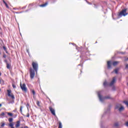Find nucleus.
I'll return each instance as SVG.
<instances>
[{"instance_id":"nucleus-8","label":"nucleus","mask_w":128,"mask_h":128,"mask_svg":"<svg viewBox=\"0 0 128 128\" xmlns=\"http://www.w3.org/2000/svg\"><path fill=\"white\" fill-rule=\"evenodd\" d=\"M115 82H116V77H114L112 79V80L109 84L110 86H114Z\"/></svg>"},{"instance_id":"nucleus-33","label":"nucleus","mask_w":128,"mask_h":128,"mask_svg":"<svg viewBox=\"0 0 128 128\" xmlns=\"http://www.w3.org/2000/svg\"><path fill=\"white\" fill-rule=\"evenodd\" d=\"M126 126H128V122H126Z\"/></svg>"},{"instance_id":"nucleus-5","label":"nucleus","mask_w":128,"mask_h":128,"mask_svg":"<svg viewBox=\"0 0 128 128\" xmlns=\"http://www.w3.org/2000/svg\"><path fill=\"white\" fill-rule=\"evenodd\" d=\"M8 96H10L12 100H14V95L12 93V90H7Z\"/></svg>"},{"instance_id":"nucleus-3","label":"nucleus","mask_w":128,"mask_h":128,"mask_svg":"<svg viewBox=\"0 0 128 128\" xmlns=\"http://www.w3.org/2000/svg\"><path fill=\"white\" fill-rule=\"evenodd\" d=\"M126 10H127L124 8V10H122L118 14V16H126L128 14V13H126Z\"/></svg>"},{"instance_id":"nucleus-2","label":"nucleus","mask_w":128,"mask_h":128,"mask_svg":"<svg viewBox=\"0 0 128 128\" xmlns=\"http://www.w3.org/2000/svg\"><path fill=\"white\" fill-rule=\"evenodd\" d=\"M20 87L22 92H27L28 88H26V84L24 83L22 84V82H20Z\"/></svg>"},{"instance_id":"nucleus-31","label":"nucleus","mask_w":128,"mask_h":128,"mask_svg":"<svg viewBox=\"0 0 128 128\" xmlns=\"http://www.w3.org/2000/svg\"><path fill=\"white\" fill-rule=\"evenodd\" d=\"M26 116H27V118H30V113H28L26 114Z\"/></svg>"},{"instance_id":"nucleus-1","label":"nucleus","mask_w":128,"mask_h":128,"mask_svg":"<svg viewBox=\"0 0 128 128\" xmlns=\"http://www.w3.org/2000/svg\"><path fill=\"white\" fill-rule=\"evenodd\" d=\"M32 66V68H31L30 69V78L31 80H32L36 76V74L38 72V64L36 62L33 61Z\"/></svg>"},{"instance_id":"nucleus-28","label":"nucleus","mask_w":128,"mask_h":128,"mask_svg":"<svg viewBox=\"0 0 128 128\" xmlns=\"http://www.w3.org/2000/svg\"><path fill=\"white\" fill-rule=\"evenodd\" d=\"M36 104H37V106H40V104L39 101L36 102Z\"/></svg>"},{"instance_id":"nucleus-13","label":"nucleus","mask_w":128,"mask_h":128,"mask_svg":"<svg viewBox=\"0 0 128 128\" xmlns=\"http://www.w3.org/2000/svg\"><path fill=\"white\" fill-rule=\"evenodd\" d=\"M48 2H45V4L40 5V6L41 8H44V7L46 6H48Z\"/></svg>"},{"instance_id":"nucleus-9","label":"nucleus","mask_w":128,"mask_h":128,"mask_svg":"<svg viewBox=\"0 0 128 128\" xmlns=\"http://www.w3.org/2000/svg\"><path fill=\"white\" fill-rule=\"evenodd\" d=\"M20 121L18 120L16 122V128H20Z\"/></svg>"},{"instance_id":"nucleus-29","label":"nucleus","mask_w":128,"mask_h":128,"mask_svg":"<svg viewBox=\"0 0 128 128\" xmlns=\"http://www.w3.org/2000/svg\"><path fill=\"white\" fill-rule=\"evenodd\" d=\"M124 103L125 104H126V106H128V101H124Z\"/></svg>"},{"instance_id":"nucleus-24","label":"nucleus","mask_w":128,"mask_h":128,"mask_svg":"<svg viewBox=\"0 0 128 128\" xmlns=\"http://www.w3.org/2000/svg\"><path fill=\"white\" fill-rule=\"evenodd\" d=\"M4 112H2L0 114V116H4Z\"/></svg>"},{"instance_id":"nucleus-11","label":"nucleus","mask_w":128,"mask_h":128,"mask_svg":"<svg viewBox=\"0 0 128 128\" xmlns=\"http://www.w3.org/2000/svg\"><path fill=\"white\" fill-rule=\"evenodd\" d=\"M5 62L6 64V68H8V70H10V66H11L10 64H8V61H6V60H5Z\"/></svg>"},{"instance_id":"nucleus-23","label":"nucleus","mask_w":128,"mask_h":128,"mask_svg":"<svg viewBox=\"0 0 128 128\" xmlns=\"http://www.w3.org/2000/svg\"><path fill=\"white\" fill-rule=\"evenodd\" d=\"M114 126H116V128H118V123L116 122L114 124Z\"/></svg>"},{"instance_id":"nucleus-10","label":"nucleus","mask_w":128,"mask_h":128,"mask_svg":"<svg viewBox=\"0 0 128 128\" xmlns=\"http://www.w3.org/2000/svg\"><path fill=\"white\" fill-rule=\"evenodd\" d=\"M118 64H120V62L118 61H114L112 62V65L114 66H118Z\"/></svg>"},{"instance_id":"nucleus-38","label":"nucleus","mask_w":128,"mask_h":128,"mask_svg":"<svg viewBox=\"0 0 128 128\" xmlns=\"http://www.w3.org/2000/svg\"><path fill=\"white\" fill-rule=\"evenodd\" d=\"M0 82H1V80H0Z\"/></svg>"},{"instance_id":"nucleus-36","label":"nucleus","mask_w":128,"mask_h":128,"mask_svg":"<svg viewBox=\"0 0 128 128\" xmlns=\"http://www.w3.org/2000/svg\"><path fill=\"white\" fill-rule=\"evenodd\" d=\"M125 60H128V58H126Z\"/></svg>"},{"instance_id":"nucleus-18","label":"nucleus","mask_w":128,"mask_h":128,"mask_svg":"<svg viewBox=\"0 0 128 128\" xmlns=\"http://www.w3.org/2000/svg\"><path fill=\"white\" fill-rule=\"evenodd\" d=\"M9 126L11 128H14V124L12 123H10L9 124Z\"/></svg>"},{"instance_id":"nucleus-14","label":"nucleus","mask_w":128,"mask_h":128,"mask_svg":"<svg viewBox=\"0 0 128 128\" xmlns=\"http://www.w3.org/2000/svg\"><path fill=\"white\" fill-rule=\"evenodd\" d=\"M3 2L5 4V6L7 8H10V7L8 6V4H6V1H4V0H3Z\"/></svg>"},{"instance_id":"nucleus-39","label":"nucleus","mask_w":128,"mask_h":128,"mask_svg":"<svg viewBox=\"0 0 128 128\" xmlns=\"http://www.w3.org/2000/svg\"><path fill=\"white\" fill-rule=\"evenodd\" d=\"M80 72H82V70H80Z\"/></svg>"},{"instance_id":"nucleus-25","label":"nucleus","mask_w":128,"mask_h":128,"mask_svg":"<svg viewBox=\"0 0 128 128\" xmlns=\"http://www.w3.org/2000/svg\"><path fill=\"white\" fill-rule=\"evenodd\" d=\"M12 86L13 88H16V84H12Z\"/></svg>"},{"instance_id":"nucleus-22","label":"nucleus","mask_w":128,"mask_h":128,"mask_svg":"<svg viewBox=\"0 0 128 128\" xmlns=\"http://www.w3.org/2000/svg\"><path fill=\"white\" fill-rule=\"evenodd\" d=\"M58 128H62V122H59Z\"/></svg>"},{"instance_id":"nucleus-7","label":"nucleus","mask_w":128,"mask_h":128,"mask_svg":"<svg viewBox=\"0 0 128 128\" xmlns=\"http://www.w3.org/2000/svg\"><path fill=\"white\" fill-rule=\"evenodd\" d=\"M49 110H50L51 114H52L53 116H56V110H54V108H52V107L50 106L49 107Z\"/></svg>"},{"instance_id":"nucleus-26","label":"nucleus","mask_w":128,"mask_h":128,"mask_svg":"<svg viewBox=\"0 0 128 128\" xmlns=\"http://www.w3.org/2000/svg\"><path fill=\"white\" fill-rule=\"evenodd\" d=\"M32 94H33V96L36 95V92L34 91V90H32Z\"/></svg>"},{"instance_id":"nucleus-19","label":"nucleus","mask_w":128,"mask_h":128,"mask_svg":"<svg viewBox=\"0 0 128 128\" xmlns=\"http://www.w3.org/2000/svg\"><path fill=\"white\" fill-rule=\"evenodd\" d=\"M114 72L116 74H118V68H116L114 70Z\"/></svg>"},{"instance_id":"nucleus-30","label":"nucleus","mask_w":128,"mask_h":128,"mask_svg":"<svg viewBox=\"0 0 128 128\" xmlns=\"http://www.w3.org/2000/svg\"><path fill=\"white\" fill-rule=\"evenodd\" d=\"M3 58H6V54H4L3 55Z\"/></svg>"},{"instance_id":"nucleus-4","label":"nucleus","mask_w":128,"mask_h":128,"mask_svg":"<svg viewBox=\"0 0 128 128\" xmlns=\"http://www.w3.org/2000/svg\"><path fill=\"white\" fill-rule=\"evenodd\" d=\"M98 98L100 102H102L104 100H108L112 98H110V96H106L104 98H102V96L100 94H98Z\"/></svg>"},{"instance_id":"nucleus-12","label":"nucleus","mask_w":128,"mask_h":128,"mask_svg":"<svg viewBox=\"0 0 128 128\" xmlns=\"http://www.w3.org/2000/svg\"><path fill=\"white\" fill-rule=\"evenodd\" d=\"M107 66L108 68H112V65L110 61H108L107 62Z\"/></svg>"},{"instance_id":"nucleus-15","label":"nucleus","mask_w":128,"mask_h":128,"mask_svg":"<svg viewBox=\"0 0 128 128\" xmlns=\"http://www.w3.org/2000/svg\"><path fill=\"white\" fill-rule=\"evenodd\" d=\"M6 113L7 114L8 116H14V114L12 113L8 112H6Z\"/></svg>"},{"instance_id":"nucleus-16","label":"nucleus","mask_w":128,"mask_h":128,"mask_svg":"<svg viewBox=\"0 0 128 128\" xmlns=\"http://www.w3.org/2000/svg\"><path fill=\"white\" fill-rule=\"evenodd\" d=\"M6 126V123L5 122H1L0 123V126L1 128H4Z\"/></svg>"},{"instance_id":"nucleus-35","label":"nucleus","mask_w":128,"mask_h":128,"mask_svg":"<svg viewBox=\"0 0 128 128\" xmlns=\"http://www.w3.org/2000/svg\"><path fill=\"white\" fill-rule=\"evenodd\" d=\"M2 105L0 104V108H2Z\"/></svg>"},{"instance_id":"nucleus-20","label":"nucleus","mask_w":128,"mask_h":128,"mask_svg":"<svg viewBox=\"0 0 128 128\" xmlns=\"http://www.w3.org/2000/svg\"><path fill=\"white\" fill-rule=\"evenodd\" d=\"M3 48H4V50L6 52V54H8V50H6V46H4Z\"/></svg>"},{"instance_id":"nucleus-6","label":"nucleus","mask_w":128,"mask_h":128,"mask_svg":"<svg viewBox=\"0 0 128 128\" xmlns=\"http://www.w3.org/2000/svg\"><path fill=\"white\" fill-rule=\"evenodd\" d=\"M116 108H118L119 112H122V110H124V106H122V104H117L116 106Z\"/></svg>"},{"instance_id":"nucleus-32","label":"nucleus","mask_w":128,"mask_h":128,"mask_svg":"<svg viewBox=\"0 0 128 128\" xmlns=\"http://www.w3.org/2000/svg\"><path fill=\"white\" fill-rule=\"evenodd\" d=\"M126 68H128V64H126Z\"/></svg>"},{"instance_id":"nucleus-17","label":"nucleus","mask_w":128,"mask_h":128,"mask_svg":"<svg viewBox=\"0 0 128 128\" xmlns=\"http://www.w3.org/2000/svg\"><path fill=\"white\" fill-rule=\"evenodd\" d=\"M8 120L9 122H12L14 119L12 118H9L8 119Z\"/></svg>"},{"instance_id":"nucleus-37","label":"nucleus","mask_w":128,"mask_h":128,"mask_svg":"<svg viewBox=\"0 0 128 128\" xmlns=\"http://www.w3.org/2000/svg\"><path fill=\"white\" fill-rule=\"evenodd\" d=\"M2 76V72H0V76Z\"/></svg>"},{"instance_id":"nucleus-34","label":"nucleus","mask_w":128,"mask_h":128,"mask_svg":"<svg viewBox=\"0 0 128 128\" xmlns=\"http://www.w3.org/2000/svg\"><path fill=\"white\" fill-rule=\"evenodd\" d=\"M24 128H28V126H24Z\"/></svg>"},{"instance_id":"nucleus-27","label":"nucleus","mask_w":128,"mask_h":128,"mask_svg":"<svg viewBox=\"0 0 128 128\" xmlns=\"http://www.w3.org/2000/svg\"><path fill=\"white\" fill-rule=\"evenodd\" d=\"M20 112L22 114V106H20Z\"/></svg>"},{"instance_id":"nucleus-21","label":"nucleus","mask_w":128,"mask_h":128,"mask_svg":"<svg viewBox=\"0 0 128 128\" xmlns=\"http://www.w3.org/2000/svg\"><path fill=\"white\" fill-rule=\"evenodd\" d=\"M104 86H108V82H106V81L104 82Z\"/></svg>"}]
</instances>
